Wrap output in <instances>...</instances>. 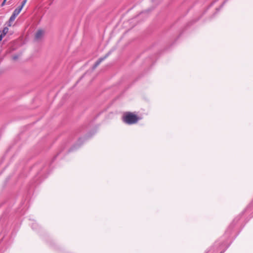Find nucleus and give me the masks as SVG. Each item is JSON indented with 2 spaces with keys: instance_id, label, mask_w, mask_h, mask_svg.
<instances>
[{
  "instance_id": "nucleus-8",
  "label": "nucleus",
  "mask_w": 253,
  "mask_h": 253,
  "mask_svg": "<svg viewBox=\"0 0 253 253\" xmlns=\"http://www.w3.org/2000/svg\"><path fill=\"white\" fill-rule=\"evenodd\" d=\"M13 59H16V57H13Z\"/></svg>"
},
{
  "instance_id": "nucleus-2",
  "label": "nucleus",
  "mask_w": 253,
  "mask_h": 253,
  "mask_svg": "<svg viewBox=\"0 0 253 253\" xmlns=\"http://www.w3.org/2000/svg\"><path fill=\"white\" fill-rule=\"evenodd\" d=\"M27 1V0H23L21 3V5L14 10L12 14L17 17V16L20 13L21 10L26 3Z\"/></svg>"
},
{
  "instance_id": "nucleus-6",
  "label": "nucleus",
  "mask_w": 253,
  "mask_h": 253,
  "mask_svg": "<svg viewBox=\"0 0 253 253\" xmlns=\"http://www.w3.org/2000/svg\"><path fill=\"white\" fill-rule=\"evenodd\" d=\"M105 58H99L94 64L93 66V69H95L104 60Z\"/></svg>"
},
{
  "instance_id": "nucleus-7",
  "label": "nucleus",
  "mask_w": 253,
  "mask_h": 253,
  "mask_svg": "<svg viewBox=\"0 0 253 253\" xmlns=\"http://www.w3.org/2000/svg\"><path fill=\"white\" fill-rule=\"evenodd\" d=\"M6 0H3V2H2V4H1V5H2V6H3V5H4V3H5V1H6Z\"/></svg>"
},
{
  "instance_id": "nucleus-5",
  "label": "nucleus",
  "mask_w": 253,
  "mask_h": 253,
  "mask_svg": "<svg viewBox=\"0 0 253 253\" xmlns=\"http://www.w3.org/2000/svg\"><path fill=\"white\" fill-rule=\"evenodd\" d=\"M16 17V16L13 15V14H12V15L10 16L8 22V26L9 27H10L12 25V23L14 21Z\"/></svg>"
},
{
  "instance_id": "nucleus-4",
  "label": "nucleus",
  "mask_w": 253,
  "mask_h": 253,
  "mask_svg": "<svg viewBox=\"0 0 253 253\" xmlns=\"http://www.w3.org/2000/svg\"><path fill=\"white\" fill-rule=\"evenodd\" d=\"M8 32V28L7 27H4L2 31H0V41H1L2 38L6 35Z\"/></svg>"
},
{
  "instance_id": "nucleus-1",
  "label": "nucleus",
  "mask_w": 253,
  "mask_h": 253,
  "mask_svg": "<svg viewBox=\"0 0 253 253\" xmlns=\"http://www.w3.org/2000/svg\"><path fill=\"white\" fill-rule=\"evenodd\" d=\"M141 118L133 112H125L122 116L123 121L128 125H132L136 124Z\"/></svg>"
},
{
  "instance_id": "nucleus-3",
  "label": "nucleus",
  "mask_w": 253,
  "mask_h": 253,
  "mask_svg": "<svg viewBox=\"0 0 253 253\" xmlns=\"http://www.w3.org/2000/svg\"><path fill=\"white\" fill-rule=\"evenodd\" d=\"M44 34V32L43 30H38L35 34V39L36 40H41L43 37Z\"/></svg>"
}]
</instances>
